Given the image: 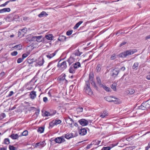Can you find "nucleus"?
Listing matches in <instances>:
<instances>
[{"label":"nucleus","mask_w":150,"mask_h":150,"mask_svg":"<svg viewBox=\"0 0 150 150\" xmlns=\"http://www.w3.org/2000/svg\"><path fill=\"white\" fill-rule=\"evenodd\" d=\"M137 51V50L136 49L129 50L121 53L119 55V56L120 57L124 58L127 56L133 54Z\"/></svg>","instance_id":"f257e3e1"},{"label":"nucleus","mask_w":150,"mask_h":150,"mask_svg":"<svg viewBox=\"0 0 150 150\" xmlns=\"http://www.w3.org/2000/svg\"><path fill=\"white\" fill-rule=\"evenodd\" d=\"M150 108V99L142 103L139 107V109L142 110H147Z\"/></svg>","instance_id":"f03ea898"},{"label":"nucleus","mask_w":150,"mask_h":150,"mask_svg":"<svg viewBox=\"0 0 150 150\" xmlns=\"http://www.w3.org/2000/svg\"><path fill=\"white\" fill-rule=\"evenodd\" d=\"M66 75L63 74L58 78L57 80L59 82L62 84H66L67 82V80L65 79Z\"/></svg>","instance_id":"7ed1b4c3"},{"label":"nucleus","mask_w":150,"mask_h":150,"mask_svg":"<svg viewBox=\"0 0 150 150\" xmlns=\"http://www.w3.org/2000/svg\"><path fill=\"white\" fill-rule=\"evenodd\" d=\"M57 66L61 69L64 70L67 67L66 62L65 61H62L60 60L58 63Z\"/></svg>","instance_id":"20e7f679"},{"label":"nucleus","mask_w":150,"mask_h":150,"mask_svg":"<svg viewBox=\"0 0 150 150\" xmlns=\"http://www.w3.org/2000/svg\"><path fill=\"white\" fill-rule=\"evenodd\" d=\"M66 123L68 124V125L71 127H73V124L74 123V121L72 119L69 117L65 118Z\"/></svg>","instance_id":"39448f33"},{"label":"nucleus","mask_w":150,"mask_h":150,"mask_svg":"<svg viewBox=\"0 0 150 150\" xmlns=\"http://www.w3.org/2000/svg\"><path fill=\"white\" fill-rule=\"evenodd\" d=\"M64 138V136L63 135L61 137L55 138L54 140L56 143L60 144L65 141Z\"/></svg>","instance_id":"423d86ee"},{"label":"nucleus","mask_w":150,"mask_h":150,"mask_svg":"<svg viewBox=\"0 0 150 150\" xmlns=\"http://www.w3.org/2000/svg\"><path fill=\"white\" fill-rule=\"evenodd\" d=\"M79 122L82 126H86L88 124V122L87 120L84 119H82L79 121Z\"/></svg>","instance_id":"0eeeda50"},{"label":"nucleus","mask_w":150,"mask_h":150,"mask_svg":"<svg viewBox=\"0 0 150 150\" xmlns=\"http://www.w3.org/2000/svg\"><path fill=\"white\" fill-rule=\"evenodd\" d=\"M86 93L90 96L92 95L93 94V92L88 84H87L86 90Z\"/></svg>","instance_id":"6e6552de"},{"label":"nucleus","mask_w":150,"mask_h":150,"mask_svg":"<svg viewBox=\"0 0 150 150\" xmlns=\"http://www.w3.org/2000/svg\"><path fill=\"white\" fill-rule=\"evenodd\" d=\"M14 19V16L13 14H10L6 18V20L7 22H11Z\"/></svg>","instance_id":"1a4fd4ad"},{"label":"nucleus","mask_w":150,"mask_h":150,"mask_svg":"<svg viewBox=\"0 0 150 150\" xmlns=\"http://www.w3.org/2000/svg\"><path fill=\"white\" fill-rule=\"evenodd\" d=\"M29 96L31 99H34L37 96L36 92L33 91H31L30 93Z\"/></svg>","instance_id":"9d476101"},{"label":"nucleus","mask_w":150,"mask_h":150,"mask_svg":"<svg viewBox=\"0 0 150 150\" xmlns=\"http://www.w3.org/2000/svg\"><path fill=\"white\" fill-rule=\"evenodd\" d=\"M117 144H112L111 145H110V146L103 147L102 148L101 150H110L111 148L116 146Z\"/></svg>","instance_id":"9b49d317"},{"label":"nucleus","mask_w":150,"mask_h":150,"mask_svg":"<svg viewBox=\"0 0 150 150\" xmlns=\"http://www.w3.org/2000/svg\"><path fill=\"white\" fill-rule=\"evenodd\" d=\"M87 131L86 129L84 128H83L81 129L79 132V134L81 135H85L87 133Z\"/></svg>","instance_id":"f8f14e48"},{"label":"nucleus","mask_w":150,"mask_h":150,"mask_svg":"<svg viewBox=\"0 0 150 150\" xmlns=\"http://www.w3.org/2000/svg\"><path fill=\"white\" fill-rule=\"evenodd\" d=\"M81 54L79 50H75L72 53V57L75 56H80Z\"/></svg>","instance_id":"ddd939ff"},{"label":"nucleus","mask_w":150,"mask_h":150,"mask_svg":"<svg viewBox=\"0 0 150 150\" xmlns=\"http://www.w3.org/2000/svg\"><path fill=\"white\" fill-rule=\"evenodd\" d=\"M73 66L75 68L77 69L81 67V64L79 62H76L73 64Z\"/></svg>","instance_id":"4468645a"},{"label":"nucleus","mask_w":150,"mask_h":150,"mask_svg":"<svg viewBox=\"0 0 150 150\" xmlns=\"http://www.w3.org/2000/svg\"><path fill=\"white\" fill-rule=\"evenodd\" d=\"M56 113V111L55 110L54 111L53 113V114H51L48 112L45 111L44 113V115L45 116H52L55 114Z\"/></svg>","instance_id":"2eb2a0df"},{"label":"nucleus","mask_w":150,"mask_h":150,"mask_svg":"<svg viewBox=\"0 0 150 150\" xmlns=\"http://www.w3.org/2000/svg\"><path fill=\"white\" fill-rule=\"evenodd\" d=\"M48 15V14L45 11H42L38 15V16L39 18H42L44 17H46Z\"/></svg>","instance_id":"dca6fc26"},{"label":"nucleus","mask_w":150,"mask_h":150,"mask_svg":"<svg viewBox=\"0 0 150 150\" xmlns=\"http://www.w3.org/2000/svg\"><path fill=\"white\" fill-rule=\"evenodd\" d=\"M63 135L64 136V138L67 139H69L73 137V135L72 133H67Z\"/></svg>","instance_id":"f3484780"},{"label":"nucleus","mask_w":150,"mask_h":150,"mask_svg":"<svg viewBox=\"0 0 150 150\" xmlns=\"http://www.w3.org/2000/svg\"><path fill=\"white\" fill-rule=\"evenodd\" d=\"M11 11L10 8H5L0 9V13H2L5 12H9Z\"/></svg>","instance_id":"a211bd4d"},{"label":"nucleus","mask_w":150,"mask_h":150,"mask_svg":"<svg viewBox=\"0 0 150 150\" xmlns=\"http://www.w3.org/2000/svg\"><path fill=\"white\" fill-rule=\"evenodd\" d=\"M45 142L43 141L42 142H40L39 143L36 144L37 146H40L41 147H43L45 145Z\"/></svg>","instance_id":"6ab92c4d"},{"label":"nucleus","mask_w":150,"mask_h":150,"mask_svg":"<svg viewBox=\"0 0 150 150\" xmlns=\"http://www.w3.org/2000/svg\"><path fill=\"white\" fill-rule=\"evenodd\" d=\"M113 98V97L112 96H107L105 97V99L109 102H111L113 101V100L112 99V98Z\"/></svg>","instance_id":"aec40b11"},{"label":"nucleus","mask_w":150,"mask_h":150,"mask_svg":"<svg viewBox=\"0 0 150 150\" xmlns=\"http://www.w3.org/2000/svg\"><path fill=\"white\" fill-rule=\"evenodd\" d=\"M76 69L73 66H71L69 69V71L71 73L74 74L75 73Z\"/></svg>","instance_id":"412c9836"},{"label":"nucleus","mask_w":150,"mask_h":150,"mask_svg":"<svg viewBox=\"0 0 150 150\" xmlns=\"http://www.w3.org/2000/svg\"><path fill=\"white\" fill-rule=\"evenodd\" d=\"M9 137H11L13 139H16L18 138L19 137L17 134H13L10 135Z\"/></svg>","instance_id":"4be33fe9"},{"label":"nucleus","mask_w":150,"mask_h":150,"mask_svg":"<svg viewBox=\"0 0 150 150\" xmlns=\"http://www.w3.org/2000/svg\"><path fill=\"white\" fill-rule=\"evenodd\" d=\"M119 73V70L118 69L115 68L113 69L112 71V75L113 76L114 75H117Z\"/></svg>","instance_id":"5701e85b"},{"label":"nucleus","mask_w":150,"mask_h":150,"mask_svg":"<svg viewBox=\"0 0 150 150\" xmlns=\"http://www.w3.org/2000/svg\"><path fill=\"white\" fill-rule=\"evenodd\" d=\"M108 115V113L106 111H104L101 114L100 117L102 118H104L105 117Z\"/></svg>","instance_id":"b1692460"},{"label":"nucleus","mask_w":150,"mask_h":150,"mask_svg":"<svg viewBox=\"0 0 150 150\" xmlns=\"http://www.w3.org/2000/svg\"><path fill=\"white\" fill-rule=\"evenodd\" d=\"M96 81L97 84L101 87L103 85L101 83V81L99 77H97L96 78Z\"/></svg>","instance_id":"393cba45"},{"label":"nucleus","mask_w":150,"mask_h":150,"mask_svg":"<svg viewBox=\"0 0 150 150\" xmlns=\"http://www.w3.org/2000/svg\"><path fill=\"white\" fill-rule=\"evenodd\" d=\"M66 39V37L63 35L60 36L58 38V40L60 41H64Z\"/></svg>","instance_id":"a878e982"},{"label":"nucleus","mask_w":150,"mask_h":150,"mask_svg":"<svg viewBox=\"0 0 150 150\" xmlns=\"http://www.w3.org/2000/svg\"><path fill=\"white\" fill-rule=\"evenodd\" d=\"M56 53L54 52L52 54H49L46 55V57L49 59H51L52 57H53L55 55Z\"/></svg>","instance_id":"bb28decb"},{"label":"nucleus","mask_w":150,"mask_h":150,"mask_svg":"<svg viewBox=\"0 0 150 150\" xmlns=\"http://www.w3.org/2000/svg\"><path fill=\"white\" fill-rule=\"evenodd\" d=\"M139 65V63L138 62H135L133 65L132 66V69H134L135 70H136L137 69V68L138 67Z\"/></svg>","instance_id":"cd10ccee"},{"label":"nucleus","mask_w":150,"mask_h":150,"mask_svg":"<svg viewBox=\"0 0 150 150\" xmlns=\"http://www.w3.org/2000/svg\"><path fill=\"white\" fill-rule=\"evenodd\" d=\"M83 22L82 21H80L79 22L77 23L75 26L74 27V29H77L79 25L83 23Z\"/></svg>","instance_id":"c85d7f7f"},{"label":"nucleus","mask_w":150,"mask_h":150,"mask_svg":"<svg viewBox=\"0 0 150 150\" xmlns=\"http://www.w3.org/2000/svg\"><path fill=\"white\" fill-rule=\"evenodd\" d=\"M53 38V36L52 35L49 34L46 35L45 36V38L49 40H52Z\"/></svg>","instance_id":"c756f323"},{"label":"nucleus","mask_w":150,"mask_h":150,"mask_svg":"<svg viewBox=\"0 0 150 150\" xmlns=\"http://www.w3.org/2000/svg\"><path fill=\"white\" fill-rule=\"evenodd\" d=\"M14 47L17 50H20L22 49V45L20 44L14 46Z\"/></svg>","instance_id":"7c9ffc66"},{"label":"nucleus","mask_w":150,"mask_h":150,"mask_svg":"<svg viewBox=\"0 0 150 150\" xmlns=\"http://www.w3.org/2000/svg\"><path fill=\"white\" fill-rule=\"evenodd\" d=\"M100 87L103 88L107 91H110V88L107 87L106 86L102 85Z\"/></svg>","instance_id":"2f4dec72"},{"label":"nucleus","mask_w":150,"mask_h":150,"mask_svg":"<svg viewBox=\"0 0 150 150\" xmlns=\"http://www.w3.org/2000/svg\"><path fill=\"white\" fill-rule=\"evenodd\" d=\"M54 91L52 89L50 90L48 93V96L50 97L53 96Z\"/></svg>","instance_id":"473e14b6"},{"label":"nucleus","mask_w":150,"mask_h":150,"mask_svg":"<svg viewBox=\"0 0 150 150\" xmlns=\"http://www.w3.org/2000/svg\"><path fill=\"white\" fill-rule=\"evenodd\" d=\"M100 141L96 140L93 141L92 142V144L95 145H98L100 143Z\"/></svg>","instance_id":"72a5a7b5"},{"label":"nucleus","mask_w":150,"mask_h":150,"mask_svg":"<svg viewBox=\"0 0 150 150\" xmlns=\"http://www.w3.org/2000/svg\"><path fill=\"white\" fill-rule=\"evenodd\" d=\"M42 36H36V41L38 42H41L42 41Z\"/></svg>","instance_id":"f704fd0d"},{"label":"nucleus","mask_w":150,"mask_h":150,"mask_svg":"<svg viewBox=\"0 0 150 150\" xmlns=\"http://www.w3.org/2000/svg\"><path fill=\"white\" fill-rule=\"evenodd\" d=\"M117 83H114L111 86V88L114 91H116V90Z\"/></svg>","instance_id":"c9c22d12"},{"label":"nucleus","mask_w":150,"mask_h":150,"mask_svg":"<svg viewBox=\"0 0 150 150\" xmlns=\"http://www.w3.org/2000/svg\"><path fill=\"white\" fill-rule=\"evenodd\" d=\"M72 56L71 57L68 59V62H69V64L70 65L74 61V58L73 57H72Z\"/></svg>","instance_id":"e433bc0d"},{"label":"nucleus","mask_w":150,"mask_h":150,"mask_svg":"<svg viewBox=\"0 0 150 150\" xmlns=\"http://www.w3.org/2000/svg\"><path fill=\"white\" fill-rule=\"evenodd\" d=\"M44 130V128L43 127H42L38 128V132H39L40 133H42L43 132Z\"/></svg>","instance_id":"4c0bfd02"},{"label":"nucleus","mask_w":150,"mask_h":150,"mask_svg":"<svg viewBox=\"0 0 150 150\" xmlns=\"http://www.w3.org/2000/svg\"><path fill=\"white\" fill-rule=\"evenodd\" d=\"M115 100H113V102H114V103L115 104H120V100L119 99L116 98H113Z\"/></svg>","instance_id":"58836bf2"},{"label":"nucleus","mask_w":150,"mask_h":150,"mask_svg":"<svg viewBox=\"0 0 150 150\" xmlns=\"http://www.w3.org/2000/svg\"><path fill=\"white\" fill-rule=\"evenodd\" d=\"M9 148L10 150H17V148L15 147L12 145H9Z\"/></svg>","instance_id":"ea45409f"},{"label":"nucleus","mask_w":150,"mask_h":150,"mask_svg":"<svg viewBox=\"0 0 150 150\" xmlns=\"http://www.w3.org/2000/svg\"><path fill=\"white\" fill-rule=\"evenodd\" d=\"M54 124L57 125L60 123L61 122V121L60 120H54Z\"/></svg>","instance_id":"a19ab883"},{"label":"nucleus","mask_w":150,"mask_h":150,"mask_svg":"<svg viewBox=\"0 0 150 150\" xmlns=\"http://www.w3.org/2000/svg\"><path fill=\"white\" fill-rule=\"evenodd\" d=\"M101 69V66L99 64L97 66L96 69V72H99L100 71Z\"/></svg>","instance_id":"79ce46f5"},{"label":"nucleus","mask_w":150,"mask_h":150,"mask_svg":"<svg viewBox=\"0 0 150 150\" xmlns=\"http://www.w3.org/2000/svg\"><path fill=\"white\" fill-rule=\"evenodd\" d=\"M4 142L5 144H9L10 143V140L8 138H6L4 140Z\"/></svg>","instance_id":"37998d69"},{"label":"nucleus","mask_w":150,"mask_h":150,"mask_svg":"<svg viewBox=\"0 0 150 150\" xmlns=\"http://www.w3.org/2000/svg\"><path fill=\"white\" fill-rule=\"evenodd\" d=\"M134 90L132 89H130L128 91V94H132L134 93Z\"/></svg>","instance_id":"c03bdc74"},{"label":"nucleus","mask_w":150,"mask_h":150,"mask_svg":"<svg viewBox=\"0 0 150 150\" xmlns=\"http://www.w3.org/2000/svg\"><path fill=\"white\" fill-rule=\"evenodd\" d=\"M27 31V29L26 28H25L22 29L20 30L18 32V33H20L21 31L24 33H25Z\"/></svg>","instance_id":"a18cd8bd"},{"label":"nucleus","mask_w":150,"mask_h":150,"mask_svg":"<svg viewBox=\"0 0 150 150\" xmlns=\"http://www.w3.org/2000/svg\"><path fill=\"white\" fill-rule=\"evenodd\" d=\"M18 54V52L16 51L12 52L11 53V54L12 56H16Z\"/></svg>","instance_id":"49530a36"},{"label":"nucleus","mask_w":150,"mask_h":150,"mask_svg":"<svg viewBox=\"0 0 150 150\" xmlns=\"http://www.w3.org/2000/svg\"><path fill=\"white\" fill-rule=\"evenodd\" d=\"M6 117V115L4 113H2L0 115V120H1Z\"/></svg>","instance_id":"de8ad7c7"},{"label":"nucleus","mask_w":150,"mask_h":150,"mask_svg":"<svg viewBox=\"0 0 150 150\" xmlns=\"http://www.w3.org/2000/svg\"><path fill=\"white\" fill-rule=\"evenodd\" d=\"M116 58V55L115 54H112L110 58L111 60H113L115 59Z\"/></svg>","instance_id":"09e8293b"},{"label":"nucleus","mask_w":150,"mask_h":150,"mask_svg":"<svg viewBox=\"0 0 150 150\" xmlns=\"http://www.w3.org/2000/svg\"><path fill=\"white\" fill-rule=\"evenodd\" d=\"M23 59H24L23 58H19L17 60V63H21L23 61Z\"/></svg>","instance_id":"8fccbe9b"},{"label":"nucleus","mask_w":150,"mask_h":150,"mask_svg":"<svg viewBox=\"0 0 150 150\" xmlns=\"http://www.w3.org/2000/svg\"><path fill=\"white\" fill-rule=\"evenodd\" d=\"M28 54H29L27 53H24L22 55V57L23 59H24V58L28 56Z\"/></svg>","instance_id":"3c124183"},{"label":"nucleus","mask_w":150,"mask_h":150,"mask_svg":"<svg viewBox=\"0 0 150 150\" xmlns=\"http://www.w3.org/2000/svg\"><path fill=\"white\" fill-rule=\"evenodd\" d=\"M72 30H68L66 34L67 35L69 36L71 35L72 33Z\"/></svg>","instance_id":"603ef678"},{"label":"nucleus","mask_w":150,"mask_h":150,"mask_svg":"<svg viewBox=\"0 0 150 150\" xmlns=\"http://www.w3.org/2000/svg\"><path fill=\"white\" fill-rule=\"evenodd\" d=\"M28 134V131L27 130H25L23 131V133H22V136H27Z\"/></svg>","instance_id":"864d4df0"},{"label":"nucleus","mask_w":150,"mask_h":150,"mask_svg":"<svg viewBox=\"0 0 150 150\" xmlns=\"http://www.w3.org/2000/svg\"><path fill=\"white\" fill-rule=\"evenodd\" d=\"M55 125L54 124V120H53L52 122H50V127H52Z\"/></svg>","instance_id":"5fc2aeb1"},{"label":"nucleus","mask_w":150,"mask_h":150,"mask_svg":"<svg viewBox=\"0 0 150 150\" xmlns=\"http://www.w3.org/2000/svg\"><path fill=\"white\" fill-rule=\"evenodd\" d=\"M133 149V147L129 146L126 148L125 150H132Z\"/></svg>","instance_id":"6e6d98bb"},{"label":"nucleus","mask_w":150,"mask_h":150,"mask_svg":"<svg viewBox=\"0 0 150 150\" xmlns=\"http://www.w3.org/2000/svg\"><path fill=\"white\" fill-rule=\"evenodd\" d=\"M36 36H34L32 37L31 39L32 41H36Z\"/></svg>","instance_id":"4d7b16f0"},{"label":"nucleus","mask_w":150,"mask_h":150,"mask_svg":"<svg viewBox=\"0 0 150 150\" xmlns=\"http://www.w3.org/2000/svg\"><path fill=\"white\" fill-rule=\"evenodd\" d=\"M77 111L79 112H82L83 110V108L82 107H79L77 109Z\"/></svg>","instance_id":"13d9d810"},{"label":"nucleus","mask_w":150,"mask_h":150,"mask_svg":"<svg viewBox=\"0 0 150 150\" xmlns=\"http://www.w3.org/2000/svg\"><path fill=\"white\" fill-rule=\"evenodd\" d=\"M43 101L45 102L46 103L48 101V99L47 97H44L43 98Z\"/></svg>","instance_id":"bf43d9fd"},{"label":"nucleus","mask_w":150,"mask_h":150,"mask_svg":"<svg viewBox=\"0 0 150 150\" xmlns=\"http://www.w3.org/2000/svg\"><path fill=\"white\" fill-rule=\"evenodd\" d=\"M9 2V1H7L4 4L1 5V6H5Z\"/></svg>","instance_id":"052dcab7"},{"label":"nucleus","mask_w":150,"mask_h":150,"mask_svg":"<svg viewBox=\"0 0 150 150\" xmlns=\"http://www.w3.org/2000/svg\"><path fill=\"white\" fill-rule=\"evenodd\" d=\"M13 94V92L11 91L10 92L9 94L8 95V97H10Z\"/></svg>","instance_id":"680f3d73"},{"label":"nucleus","mask_w":150,"mask_h":150,"mask_svg":"<svg viewBox=\"0 0 150 150\" xmlns=\"http://www.w3.org/2000/svg\"><path fill=\"white\" fill-rule=\"evenodd\" d=\"M146 78L149 80H150V72H149L146 76Z\"/></svg>","instance_id":"e2e57ef3"},{"label":"nucleus","mask_w":150,"mask_h":150,"mask_svg":"<svg viewBox=\"0 0 150 150\" xmlns=\"http://www.w3.org/2000/svg\"><path fill=\"white\" fill-rule=\"evenodd\" d=\"M92 145V144H90L88 145L86 147V149H89L91 146Z\"/></svg>","instance_id":"0e129e2a"},{"label":"nucleus","mask_w":150,"mask_h":150,"mask_svg":"<svg viewBox=\"0 0 150 150\" xmlns=\"http://www.w3.org/2000/svg\"><path fill=\"white\" fill-rule=\"evenodd\" d=\"M27 89L29 90H31L33 89V87H30L27 86Z\"/></svg>","instance_id":"69168bd1"},{"label":"nucleus","mask_w":150,"mask_h":150,"mask_svg":"<svg viewBox=\"0 0 150 150\" xmlns=\"http://www.w3.org/2000/svg\"><path fill=\"white\" fill-rule=\"evenodd\" d=\"M36 109V108L34 107H31L30 108V110H34Z\"/></svg>","instance_id":"338daca9"},{"label":"nucleus","mask_w":150,"mask_h":150,"mask_svg":"<svg viewBox=\"0 0 150 150\" xmlns=\"http://www.w3.org/2000/svg\"><path fill=\"white\" fill-rule=\"evenodd\" d=\"M146 40H147L150 39V35L146 36L145 38Z\"/></svg>","instance_id":"774afa93"}]
</instances>
